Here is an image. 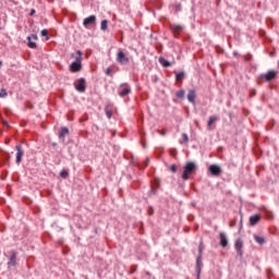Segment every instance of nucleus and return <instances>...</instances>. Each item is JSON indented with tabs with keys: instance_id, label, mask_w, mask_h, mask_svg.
Wrapping results in <instances>:
<instances>
[{
	"instance_id": "43",
	"label": "nucleus",
	"mask_w": 279,
	"mask_h": 279,
	"mask_svg": "<svg viewBox=\"0 0 279 279\" xmlns=\"http://www.w3.org/2000/svg\"><path fill=\"white\" fill-rule=\"evenodd\" d=\"M46 40H49V37H47Z\"/></svg>"
},
{
	"instance_id": "34",
	"label": "nucleus",
	"mask_w": 279,
	"mask_h": 279,
	"mask_svg": "<svg viewBox=\"0 0 279 279\" xmlns=\"http://www.w3.org/2000/svg\"><path fill=\"white\" fill-rule=\"evenodd\" d=\"M182 138H183L184 143H189V135H186V133L182 134Z\"/></svg>"
},
{
	"instance_id": "29",
	"label": "nucleus",
	"mask_w": 279,
	"mask_h": 279,
	"mask_svg": "<svg viewBox=\"0 0 279 279\" xmlns=\"http://www.w3.org/2000/svg\"><path fill=\"white\" fill-rule=\"evenodd\" d=\"M202 252H204V242H201L198 245V254L202 255Z\"/></svg>"
},
{
	"instance_id": "25",
	"label": "nucleus",
	"mask_w": 279,
	"mask_h": 279,
	"mask_svg": "<svg viewBox=\"0 0 279 279\" xmlns=\"http://www.w3.org/2000/svg\"><path fill=\"white\" fill-rule=\"evenodd\" d=\"M177 82H182L184 80V72H179L175 74Z\"/></svg>"
},
{
	"instance_id": "14",
	"label": "nucleus",
	"mask_w": 279,
	"mask_h": 279,
	"mask_svg": "<svg viewBox=\"0 0 279 279\" xmlns=\"http://www.w3.org/2000/svg\"><path fill=\"white\" fill-rule=\"evenodd\" d=\"M217 121H219V117H217V116H210V117H209V120H208V122H207V128H208V130H213V125H214V123L217 122Z\"/></svg>"
},
{
	"instance_id": "24",
	"label": "nucleus",
	"mask_w": 279,
	"mask_h": 279,
	"mask_svg": "<svg viewBox=\"0 0 279 279\" xmlns=\"http://www.w3.org/2000/svg\"><path fill=\"white\" fill-rule=\"evenodd\" d=\"M27 41L29 49H36L37 45L36 43L32 41V37H27Z\"/></svg>"
},
{
	"instance_id": "37",
	"label": "nucleus",
	"mask_w": 279,
	"mask_h": 279,
	"mask_svg": "<svg viewBox=\"0 0 279 279\" xmlns=\"http://www.w3.org/2000/svg\"><path fill=\"white\" fill-rule=\"evenodd\" d=\"M28 38H31V40H32V38H33V40H38V35H32V36H29Z\"/></svg>"
},
{
	"instance_id": "23",
	"label": "nucleus",
	"mask_w": 279,
	"mask_h": 279,
	"mask_svg": "<svg viewBox=\"0 0 279 279\" xmlns=\"http://www.w3.org/2000/svg\"><path fill=\"white\" fill-rule=\"evenodd\" d=\"M100 29H102V32H106V29H108V20L101 21Z\"/></svg>"
},
{
	"instance_id": "18",
	"label": "nucleus",
	"mask_w": 279,
	"mask_h": 279,
	"mask_svg": "<svg viewBox=\"0 0 279 279\" xmlns=\"http://www.w3.org/2000/svg\"><path fill=\"white\" fill-rule=\"evenodd\" d=\"M260 221V215H253L250 217V226H256Z\"/></svg>"
},
{
	"instance_id": "21",
	"label": "nucleus",
	"mask_w": 279,
	"mask_h": 279,
	"mask_svg": "<svg viewBox=\"0 0 279 279\" xmlns=\"http://www.w3.org/2000/svg\"><path fill=\"white\" fill-rule=\"evenodd\" d=\"M254 239H255L256 243H258L259 245H264L265 238H263L260 235H254Z\"/></svg>"
},
{
	"instance_id": "15",
	"label": "nucleus",
	"mask_w": 279,
	"mask_h": 279,
	"mask_svg": "<svg viewBox=\"0 0 279 279\" xmlns=\"http://www.w3.org/2000/svg\"><path fill=\"white\" fill-rule=\"evenodd\" d=\"M15 149L17 151V154H16V162L19 163V162H21L24 153H23V148L21 147V145H16Z\"/></svg>"
},
{
	"instance_id": "6",
	"label": "nucleus",
	"mask_w": 279,
	"mask_h": 279,
	"mask_svg": "<svg viewBox=\"0 0 279 279\" xmlns=\"http://www.w3.org/2000/svg\"><path fill=\"white\" fill-rule=\"evenodd\" d=\"M117 62H119V64H130V58L125 56L124 51L119 50L117 54Z\"/></svg>"
},
{
	"instance_id": "7",
	"label": "nucleus",
	"mask_w": 279,
	"mask_h": 279,
	"mask_svg": "<svg viewBox=\"0 0 279 279\" xmlns=\"http://www.w3.org/2000/svg\"><path fill=\"white\" fill-rule=\"evenodd\" d=\"M170 29L174 34V38H180V35L182 34L184 28L181 25L171 24Z\"/></svg>"
},
{
	"instance_id": "9",
	"label": "nucleus",
	"mask_w": 279,
	"mask_h": 279,
	"mask_svg": "<svg viewBox=\"0 0 279 279\" xmlns=\"http://www.w3.org/2000/svg\"><path fill=\"white\" fill-rule=\"evenodd\" d=\"M209 173H211V175L219 177L221 175V168L217 165H211L209 166Z\"/></svg>"
},
{
	"instance_id": "5",
	"label": "nucleus",
	"mask_w": 279,
	"mask_h": 279,
	"mask_svg": "<svg viewBox=\"0 0 279 279\" xmlns=\"http://www.w3.org/2000/svg\"><path fill=\"white\" fill-rule=\"evenodd\" d=\"M277 75L278 71L269 70L266 74L260 75V80H264V82H271V80H276Z\"/></svg>"
},
{
	"instance_id": "36",
	"label": "nucleus",
	"mask_w": 279,
	"mask_h": 279,
	"mask_svg": "<svg viewBox=\"0 0 279 279\" xmlns=\"http://www.w3.org/2000/svg\"><path fill=\"white\" fill-rule=\"evenodd\" d=\"M256 95V89H251L250 90V97H254Z\"/></svg>"
},
{
	"instance_id": "13",
	"label": "nucleus",
	"mask_w": 279,
	"mask_h": 279,
	"mask_svg": "<svg viewBox=\"0 0 279 279\" xmlns=\"http://www.w3.org/2000/svg\"><path fill=\"white\" fill-rule=\"evenodd\" d=\"M106 116L108 119H112V114L114 112V107L112 105H107L105 108Z\"/></svg>"
},
{
	"instance_id": "32",
	"label": "nucleus",
	"mask_w": 279,
	"mask_h": 279,
	"mask_svg": "<svg viewBox=\"0 0 279 279\" xmlns=\"http://www.w3.org/2000/svg\"><path fill=\"white\" fill-rule=\"evenodd\" d=\"M0 97H8V92H5V89H1Z\"/></svg>"
},
{
	"instance_id": "33",
	"label": "nucleus",
	"mask_w": 279,
	"mask_h": 279,
	"mask_svg": "<svg viewBox=\"0 0 279 279\" xmlns=\"http://www.w3.org/2000/svg\"><path fill=\"white\" fill-rule=\"evenodd\" d=\"M170 171H172V173H175L178 171V167H175V165H171Z\"/></svg>"
},
{
	"instance_id": "30",
	"label": "nucleus",
	"mask_w": 279,
	"mask_h": 279,
	"mask_svg": "<svg viewBox=\"0 0 279 279\" xmlns=\"http://www.w3.org/2000/svg\"><path fill=\"white\" fill-rule=\"evenodd\" d=\"M157 132H158V134H160L161 136H165V135L167 134V129L158 130Z\"/></svg>"
},
{
	"instance_id": "35",
	"label": "nucleus",
	"mask_w": 279,
	"mask_h": 279,
	"mask_svg": "<svg viewBox=\"0 0 279 279\" xmlns=\"http://www.w3.org/2000/svg\"><path fill=\"white\" fill-rule=\"evenodd\" d=\"M41 36H49V31L43 29L41 31Z\"/></svg>"
},
{
	"instance_id": "28",
	"label": "nucleus",
	"mask_w": 279,
	"mask_h": 279,
	"mask_svg": "<svg viewBox=\"0 0 279 279\" xmlns=\"http://www.w3.org/2000/svg\"><path fill=\"white\" fill-rule=\"evenodd\" d=\"M60 175H61V178H63V180H66V178H69V171L62 170V171L60 172Z\"/></svg>"
},
{
	"instance_id": "39",
	"label": "nucleus",
	"mask_w": 279,
	"mask_h": 279,
	"mask_svg": "<svg viewBox=\"0 0 279 279\" xmlns=\"http://www.w3.org/2000/svg\"><path fill=\"white\" fill-rule=\"evenodd\" d=\"M148 215H149V216L154 215V208H151V207L148 208Z\"/></svg>"
},
{
	"instance_id": "3",
	"label": "nucleus",
	"mask_w": 279,
	"mask_h": 279,
	"mask_svg": "<svg viewBox=\"0 0 279 279\" xmlns=\"http://www.w3.org/2000/svg\"><path fill=\"white\" fill-rule=\"evenodd\" d=\"M74 88L78 93H86V80L81 77L74 82Z\"/></svg>"
},
{
	"instance_id": "22",
	"label": "nucleus",
	"mask_w": 279,
	"mask_h": 279,
	"mask_svg": "<svg viewBox=\"0 0 279 279\" xmlns=\"http://www.w3.org/2000/svg\"><path fill=\"white\" fill-rule=\"evenodd\" d=\"M106 75H108L109 77H112L113 73H114V66H110L107 68L105 71Z\"/></svg>"
},
{
	"instance_id": "12",
	"label": "nucleus",
	"mask_w": 279,
	"mask_h": 279,
	"mask_svg": "<svg viewBox=\"0 0 279 279\" xmlns=\"http://www.w3.org/2000/svg\"><path fill=\"white\" fill-rule=\"evenodd\" d=\"M8 267H16V251L11 252V257L8 262Z\"/></svg>"
},
{
	"instance_id": "19",
	"label": "nucleus",
	"mask_w": 279,
	"mask_h": 279,
	"mask_svg": "<svg viewBox=\"0 0 279 279\" xmlns=\"http://www.w3.org/2000/svg\"><path fill=\"white\" fill-rule=\"evenodd\" d=\"M159 63L161 64V66H163L165 69H168V66H171V62L167 61V59H165L163 57L159 58Z\"/></svg>"
},
{
	"instance_id": "20",
	"label": "nucleus",
	"mask_w": 279,
	"mask_h": 279,
	"mask_svg": "<svg viewBox=\"0 0 279 279\" xmlns=\"http://www.w3.org/2000/svg\"><path fill=\"white\" fill-rule=\"evenodd\" d=\"M69 135V129L62 128L59 133V138H64V136Z\"/></svg>"
},
{
	"instance_id": "2",
	"label": "nucleus",
	"mask_w": 279,
	"mask_h": 279,
	"mask_svg": "<svg viewBox=\"0 0 279 279\" xmlns=\"http://www.w3.org/2000/svg\"><path fill=\"white\" fill-rule=\"evenodd\" d=\"M197 171V166L193 161H189L184 167H183V173L181 175L182 180H191V175H193Z\"/></svg>"
},
{
	"instance_id": "31",
	"label": "nucleus",
	"mask_w": 279,
	"mask_h": 279,
	"mask_svg": "<svg viewBox=\"0 0 279 279\" xmlns=\"http://www.w3.org/2000/svg\"><path fill=\"white\" fill-rule=\"evenodd\" d=\"M137 267H138V266H136V265H132V266H131V271H130V274H136Z\"/></svg>"
},
{
	"instance_id": "27",
	"label": "nucleus",
	"mask_w": 279,
	"mask_h": 279,
	"mask_svg": "<svg viewBox=\"0 0 279 279\" xmlns=\"http://www.w3.org/2000/svg\"><path fill=\"white\" fill-rule=\"evenodd\" d=\"M175 96L178 97V99H184V89H180L179 92H177Z\"/></svg>"
},
{
	"instance_id": "10",
	"label": "nucleus",
	"mask_w": 279,
	"mask_h": 279,
	"mask_svg": "<svg viewBox=\"0 0 279 279\" xmlns=\"http://www.w3.org/2000/svg\"><path fill=\"white\" fill-rule=\"evenodd\" d=\"M234 247L239 256H243V241L241 239L235 241Z\"/></svg>"
},
{
	"instance_id": "11",
	"label": "nucleus",
	"mask_w": 279,
	"mask_h": 279,
	"mask_svg": "<svg viewBox=\"0 0 279 279\" xmlns=\"http://www.w3.org/2000/svg\"><path fill=\"white\" fill-rule=\"evenodd\" d=\"M195 99H197V92H195V89H190L187 93V100L190 104H195Z\"/></svg>"
},
{
	"instance_id": "1",
	"label": "nucleus",
	"mask_w": 279,
	"mask_h": 279,
	"mask_svg": "<svg viewBox=\"0 0 279 279\" xmlns=\"http://www.w3.org/2000/svg\"><path fill=\"white\" fill-rule=\"evenodd\" d=\"M82 56H84V53L81 50L76 51V57L75 53L71 54V58L75 57V61L70 64L71 73H80V71H82Z\"/></svg>"
},
{
	"instance_id": "16",
	"label": "nucleus",
	"mask_w": 279,
	"mask_h": 279,
	"mask_svg": "<svg viewBox=\"0 0 279 279\" xmlns=\"http://www.w3.org/2000/svg\"><path fill=\"white\" fill-rule=\"evenodd\" d=\"M196 274L199 276L202 274V254H198L196 258Z\"/></svg>"
},
{
	"instance_id": "26",
	"label": "nucleus",
	"mask_w": 279,
	"mask_h": 279,
	"mask_svg": "<svg viewBox=\"0 0 279 279\" xmlns=\"http://www.w3.org/2000/svg\"><path fill=\"white\" fill-rule=\"evenodd\" d=\"M264 213L266 215V219H274V214L269 211L267 208H264Z\"/></svg>"
},
{
	"instance_id": "17",
	"label": "nucleus",
	"mask_w": 279,
	"mask_h": 279,
	"mask_svg": "<svg viewBox=\"0 0 279 279\" xmlns=\"http://www.w3.org/2000/svg\"><path fill=\"white\" fill-rule=\"evenodd\" d=\"M219 239L221 247H228V238H226V233H220Z\"/></svg>"
},
{
	"instance_id": "38",
	"label": "nucleus",
	"mask_w": 279,
	"mask_h": 279,
	"mask_svg": "<svg viewBox=\"0 0 279 279\" xmlns=\"http://www.w3.org/2000/svg\"><path fill=\"white\" fill-rule=\"evenodd\" d=\"M34 14H36V9L31 10L29 16H34Z\"/></svg>"
},
{
	"instance_id": "42",
	"label": "nucleus",
	"mask_w": 279,
	"mask_h": 279,
	"mask_svg": "<svg viewBox=\"0 0 279 279\" xmlns=\"http://www.w3.org/2000/svg\"><path fill=\"white\" fill-rule=\"evenodd\" d=\"M1 66H3V62L0 61V69H1Z\"/></svg>"
},
{
	"instance_id": "41",
	"label": "nucleus",
	"mask_w": 279,
	"mask_h": 279,
	"mask_svg": "<svg viewBox=\"0 0 279 279\" xmlns=\"http://www.w3.org/2000/svg\"><path fill=\"white\" fill-rule=\"evenodd\" d=\"M148 162H149V159H146L145 165L147 166Z\"/></svg>"
},
{
	"instance_id": "4",
	"label": "nucleus",
	"mask_w": 279,
	"mask_h": 279,
	"mask_svg": "<svg viewBox=\"0 0 279 279\" xmlns=\"http://www.w3.org/2000/svg\"><path fill=\"white\" fill-rule=\"evenodd\" d=\"M132 93V88L130 87V84L122 83L119 88V96L120 97H128Z\"/></svg>"
},
{
	"instance_id": "8",
	"label": "nucleus",
	"mask_w": 279,
	"mask_h": 279,
	"mask_svg": "<svg viewBox=\"0 0 279 279\" xmlns=\"http://www.w3.org/2000/svg\"><path fill=\"white\" fill-rule=\"evenodd\" d=\"M95 23H97V16L95 15H90L88 17H86L84 21H83V25L84 27H86L88 29V26L89 25H95Z\"/></svg>"
},
{
	"instance_id": "40",
	"label": "nucleus",
	"mask_w": 279,
	"mask_h": 279,
	"mask_svg": "<svg viewBox=\"0 0 279 279\" xmlns=\"http://www.w3.org/2000/svg\"><path fill=\"white\" fill-rule=\"evenodd\" d=\"M3 125H4V126H8V122L4 121V122H3Z\"/></svg>"
}]
</instances>
